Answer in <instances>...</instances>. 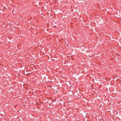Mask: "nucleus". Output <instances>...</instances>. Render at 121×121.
Returning <instances> with one entry per match:
<instances>
[{
    "label": "nucleus",
    "mask_w": 121,
    "mask_h": 121,
    "mask_svg": "<svg viewBox=\"0 0 121 121\" xmlns=\"http://www.w3.org/2000/svg\"><path fill=\"white\" fill-rule=\"evenodd\" d=\"M66 45L68 46V47H69V46H68V44H66Z\"/></svg>",
    "instance_id": "obj_1"
}]
</instances>
